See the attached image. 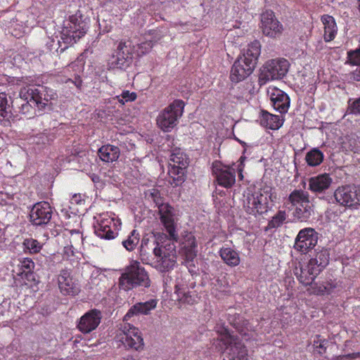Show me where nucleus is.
Segmentation results:
<instances>
[{
    "mask_svg": "<svg viewBox=\"0 0 360 360\" xmlns=\"http://www.w3.org/2000/svg\"><path fill=\"white\" fill-rule=\"evenodd\" d=\"M56 98V94L51 89L41 85H27L20 89L19 97L15 99L13 110L32 118L37 110H51V101Z\"/></svg>",
    "mask_w": 360,
    "mask_h": 360,
    "instance_id": "f257e3e1",
    "label": "nucleus"
},
{
    "mask_svg": "<svg viewBox=\"0 0 360 360\" xmlns=\"http://www.w3.org/2000/svg\"><path fill=\"white\" fill-rule=\"evenodd\" d=\"M176 241L169 240L167 242H153L154 246L153 253L154 258L152 259L149 257V252L146 250L143 245L147 243L146 240L141 241L140 248V257L141 261L146 264H150L156 270L161 273H166L172 270L176 264L177 254L176 250Z\"/></svg>",
    "mask_w": 360,
    "mask_h": 360,
    "instance_id": "f03ea898",
    "label": "nucleus"
},
{
    "mask_svg": "<svg viewBox=\"0 0 360 360\" xmlns=\"http://www.w3.org/2000/svg\"><path fill=\"white\" fill-rule=\"evenodd\" d=\"M260 53L261 44L259 41L255 40L249 44L243 56L238 57L233 63L230 74L231 80L238 83L250 75L256 67Z\"/></svg>",
    "mask_w": 360,
    "mask_h": 360,
    "instance_id": "7ed1b4c3",
    "label": "nucleus"
},
{
    "mask_svg": "<svg viewBox=\"0 0 360 360\" xmlns=\"http://www.w3.org/2000/svg\"><path fill=\"white\" fill-rule=\"evenodd\" d=\"M243 208L245 212L254 217L262 215L268 212L269 202H276L277 195L274 188L264 186L257 192L248 193L244 196Z\"/></svg>",
    "mask_w": 360,
    "mask_h": 360,
    "instance_id": "20e7f679",
    "label": "nucleus"
},
{
    "mask_svg": "<svg viewBox=\"0 0 360 360\" xmlns=\"http://www.w3.org/2000/svg\"><path fill=\"white\" fill-rule=\"evenodd\" d=\"M150 285L149 276L137 261L127 266L119 278V286L125 291L137 287L148 288Z\"/></svg>",
    "mask_w": 360,
    "mask_h": 360,
    "instance_id": "39448f33",
    "label": "nucleus"
},
{
    "mask_svg": "<svg viewBox=\"0 0 360 360\" xmlns=\"http://www.w3.org/2000/svg\"><path fill=\"white\" fill-rule=\"evenodd\" d=\"M224 360H247V349L240 340L227 330L221 335L217 346Z\"/></svg>",
    "mask_w": 360,
    "mask_h": 360,
    "instance_id": "423d86ee",
    "label": "nucleus"
},
{
    "mask_svg": "<svg viewBox=\"0 0 360 360\" xmlns=\"http://www.w3.org/2000/svg\"><path fill=\"white\" fill-rule=\"evenodd\" d=\"M89 19L77 11L69 18L67 25L61 32V39L65 44L72 45L86 33Z\"/></svg>",
    "mask_w": 360,
    "mask_h": 360,
    "instance_id": "0eeeda50",
    "label": "nucleus"
},
{
    "mask_svg": "<svg viewBox=\"0 0 360 360\" xmlns=\"http://www.w3.org/2000/svg\"><path fill=\"white\" fill-rule=\"evenodd\" d=\"M188 163V158L180 148L172 150L169 156L168 174L170 179L169 182L173 187L179 186L185 181Z\"/></svg>",
    "mask_w": 360,
    "mask_h": 360,
    "instance_id": "6e6552de",
    "label": "nucleus"
},
{
    "mask_svg": "<svg viewBox=\"0 0 360 360\" xmlns=\"http://www.w3.org/2000/svg\"><path fill=\"white\" fill-rule=\"evenodd\" d=\"M184 106L182 100H174L158 114L156 118L158 127L164 132L171 131L183 115Z\"/></svg>",
    "mask_w": 360,
    "mask_h": 360,
    "instance_id": "1a4fd4ad",
    "label": "nucleus"
},
{
    "mask_svg": "<svg viewBox=\"0 0 360 360\" xmlns=\"http://www.w3.org/2000/svg\"><path fill=\"white\" fill-rule=\"evenodd\" d=\"M134 48L130 41H120L108 60L109 70H127L134 60Z\"/></svg>",
    "mask_w": 360,
    "mask_h": 360,
    "instance_id": "9d476101",
    "label": "nucleus"
},
{
    "mask_svg": "<svg viewBox=\"0 0 360 360\" xmlns=\"http://www.w3.org/2000/svg\"><path fill=\"white\" fill-rule=\"evenodd\" d=\"M289 63L285 58H276L266 61L260 68L259 85L263 86L271 80L281 79L287 74Z\"/></svg>",
    "mask_w": 360,
    "mask_h": 360,
    "instance_id": "9b49d317",
    "label": "nucleus"
},
{
    "mask_svg": "<svg viewBox=\"0 0 360 360\" xmlns=\"http://www.w3.org/2000/svg\"><path fill=\"white\" fill-rule=\"evenodd\" d=\"M116 338L127 349L140 351L143 349V338L139 329L124 320L120 323Z\"/></svg>",
    "mask_w": 360,
    "mask_h": 360,
    "instance_id": "f8f14e48",
    "label": "nucleus"
},
{
    "mask_svg": "<svg viewBox=\"0 0 360 360\" xmlns=\"http://www.w3.org/2000/svg\"><path fill=\"white\" fill-rule=\"evenodd\" d=\"M96 222L94 224L95 234L101 239L112 240L118 236L119 226L121 222L110 217L108 214H102L94 217Z\"/></svg>",
    "mask_w": 360,
    "mask_h": 360,
    "instance_id": "ddd939ff",
    "label": "nucleus"
},
{
    "mask_svg": "<svg viewBox=\"0 0 360 360\" xmlns=\"http://www.w3.org/2000/svg\"><path fill=\"white\" fill-rule=\"evenodd\" d=\"M334 198L341 206L357 208L360 206V186L350 184L339 186L334 192Z\"/></svg>",
    "mask_w": 360,
    "mask_h": 360,
    "instance_id": "4468645a",
    "label": "nucleus"
},
{
    "mask_svg": "<svg viewBox=\"0 0 360 360\" xmlns=\"http://www.w3.org/2000/svg\"><path fill=\"white\" fill-rule=\"evenodd\" d=\"M158 207L160 221L168 233V240L178 241L174 208L168 203H161Z\"/></svg>",
    "mask_w": 360,
    "mask_h": 360,
    "instance_id": "2eb2a0df",
    "label": "nucleus"
},
{
    "mask_svg": "<svg viewBox=\"0 0 360 360\" xmlns=\"http://www.w3.org/2000/svg\"><path fill=\"white\" fill-rule=\"evenodd\" d=\"M212 174L217 184L226 188H231L236 183V169L215 161L212 164Z\"/></svg>",
    "mask_w": 360,
    "mask_h": 360,
    "instance_id": "dca6fc26",
    "label": "nucleus"
},
{
    "mask_svg": "<svg viewBox=\"0 0 360 360\" xmlns=\"http://www.w3.org/2000/svg\"><path fill=\"white\" fill-rule=\"evenodd\" d=\"M318 238L319 233L314 229L309 227L302 229L295 238L294 248L301 253L306 254L316 246Z\"/></svg>",
    "mask_w": 360,
    "mask_h": 360,
    "instance_id": "f3484780",
    "label": "nucleus"
},
{
    "mask_svg": "<svg viewBox=\"0 0 360 360\" xmlns=\"http://www.w3.org/2000/svg\"><path fill=\"white\" fill-rule=\"evenodd\" d=\"M52 214L53 208L48 202H39L30 210V221L35 226H44L50 222Z\"/></svg>",
    "mask_w": 360,
    "mask_h": 360,
    "instance_id": "a211bd4d",
    "label": "nucleus"
},
{
    "mask_svg": "<svg viewBox=\"0 0 360 360\" xmlns=\"http://www.w3.org/2000/svg\"><path fill=\"white\" fill-rule=\"evenodd\" d=\"M262 32L265 36L276 38L281 35L283 25L276 18L272 11L268 10L261 15Z\"/></svg>",
    "mask_w": 360,
    "mask_h": 360,
    "instance_id": "6ab92c4d",
    "label": "nucleus"
},
{
    "mask_svg": "<svg viewBox=\"0 0 360 360\" xmlns=\"http://www.w3.org/2000/svg\"><path fill=\"white\" fill-rule=\"evenodd\" d=\"M58 282L60 292L65 295L75 296L80 292L79 284L74 280L68 269L60 271Z\"/></svg>",
    "mask_w": 360,
    "mask_h": 360,
    "instance_id": "aec40b11",
    "label": "nucleus"
},
{
    "mask_svg": "<svg viewBox=\"0 0 360 360\" xmlns=\"http://www.w3.org/2000/svg\"><path fill=\"white\" fill-rule=\"evenodd\" d=\"M101 318V312L99 310L91 309L80 318L77 328L83 333H89L98 326Z\"/></svg>",
    "mask_w": 360,
    "mask_h": 360,
    "instance_id": "412c9836",
    "label": "nucleus"
},
{
    "mask_svg": "<svg viewBox=\"0 0 360 360\" xmlns=\"http://www.w3.org/2000/svg\"><path fill=\"white\" fill-rule=\"evenodd\" d=\"M274 108L281 114L286 113L290 108V100L288 95L283 91L274 87L268 90Z\"/></svg>",
    "mask_w": 360,
    "mask_h": 360,
    "instance_id": "4be33fe9",
    "label": "nucleus"
},
{
    "mask_svg": "<svg viewBox=\"0 0 360 360\" xmlns=\"http://www.w3.org/2000/svg\"><path fill=\"white\" fill-rule=\"evenodd\" d=\"M294 274L301 283L309 285L312 283L320 272L308 262L305 266L301 264L296 266Z\"/></svg>",
    "mask_w": 360,
    "mask_h": 360,
    "instance_id": "5701e85b",
    "label": "nucleus"
},
{
    "mask_svg": "<svg viewBox=\"0 0 360 360\" xmlns=\"http://www.w3.org/2000/svg\"><path fill=\"white\" fill-rule=\"evenodd\" d=\"M158 302L157 299H150L143 302L136 303L129 308L124 315V321H127L134 316L150 314V311L156 308Z\"/></svg>",
    "mask_w": 360,
    "mask_h": 360,
    "instance_id": "b1692460",
    "label": "nucleus"
},
{
    "mask_svg": "<svg viewBox=\"0 0 360 360\" xmlns=\"http://www.w3.org/2000/svg\"><path fill=\"white\" fill-rule=\"evenodd\" d=\"M174 290L179 301L188 304H193L197 302V293L195 291L189 290L188 285L184 283L182 280L179 278L176 280Z\"/></svg>",
    "mask_w": 360,
    "mask_h": 360,
    "instance_id": "393cba45",
    "label": "nucleus"
},
{
    "mask_svg": "<svg viewBox=\"0 0 360 360\" xmlns=\"http://www.w3.org/2000/svg\"><path fill=\"white\" fill-rule=\"evenodd\" d=\"M332 182L329 174H319L309 179V190L315 194L322 193L330 186Z\"/></svg>",
    "mask_w": 360,
    "mask_h": 360,
    "instance_id": "a878e982",
    "label": "nucleus"
},
{
    "mask_svg": "<svg viewBox=\"0 0 360 360\" xmlns=\"http://www.w3.org/2000/svg\"><path fill=\"white\" fill-rule=\"evenodd\" d=\"M315 252L309 263L321 273L329 263L330 253L328 250L324 248H318L315 250Z\"/></svg>",
    "mask_w": 360,
    "mask_h": 360,
    "instance_id": "bb28decb",
    "label": "nucleus"
},
{
    "mask_svg": "<svg viewBox=\"0 0 360 360\" xmlns=\"http://www.w3.org/2000/svg\"><path fill=\"white\" fill-rule=\"evenodd\" d=\"M100 159L105 162H112L119 158L120 150L117 146L107 144L101 146L98 151Z\"/></svg>",
    "mask_w": 360,
    "mask_h": 360,
    "instance_id": "cd10ccee",
    "label": "nucleus"
},
{
    "mask_svg": "<svg viewBox=\"0 0 360 360\" xmlns=\"http://www.w3.org/2000/svg\"><path fill=\"white\" fill-rule=\"evenodd\" d=\"M321 22L324 25V40L326 42L333 41L337 34L338 27L334 18L329 15H323Z\"/></svg>",
    "mask_w": 360,
    "mask_h": 360,
    "instance_id": "c85d7f7f",
    "label": "nucleus"
},
{
    "mask_svg": "<svg viewBox=\"0 0 360 360\" xmlns=\"http://www.w3.org/2000/svg\"><path fill=\"white\" fill-rule=\"evenodd\" d=\"M15 100L5 92L0 93V116L9 120L13 116V110L15 109Z\"/></svg>",
    "mask_w": 360,
    "mask_h": 360,
    "instance_id": "c756f323",
    "label": "nucleus"
},
{
    "mask_svg": "<svg viewBox=\"0 0 360 360\" xmlns=\"http://www.w3.org/2000/svg\"><path fill=\"white\" fill-rule=\"evenodd\" d=\"M219 253L223 262L231 267L236 266L240 262L238 252L231 248H221Z\"/></svg>",
    "mask_w": 360,
    "mask_h": 360,
    "instance_id": "7c9ffc66",
    "label": "nucleus"
},
{
    "mask_svg": "<svg viewBox=\"0 0 360 360\" xmlns=\"http://www.w3.org/2000/svg\"><path fill=\"white\" fill-rule=\"evenodd\" d=\"M260 124L266 128L275 130L279 129L283 125V121L278 115H272L266 111H262Z\"/></svg>",
    "mask_w": 360,
    "mask_h": 360,
    "instance_id": "2f4dec72",
    "label": "nucleus"
},
{
    "mask_svg": "<svg viewBox=\"0 0 360 360\" xmlns=\"http://www.w3.org/2000/svg\"><path fill=\"white\" fill-rule=\"evenodd\" d=\"M183 245L184 254L186 260L192 261L196 256L197 243L194 236L191 233H188L184 238Z\"/></svg>",
    "mask_w": 360,
    "mask_h": 360,
    "instance_id": "473e14b6",
    "label": "nucleus"
},
{
    "mask_svg": "<svg viewBox=\"0 0 360 360\" xmlns=\"http://www.w3.org/2000/svg\"><path fill=\"white\" fill-rule=\"evenodd\" d=\"M288 201L292 205H302L309 203V193L302 190H294L288 196Z\"/></svg>",
    "mask_w": 360,
    "mask_h": 360,
    "instance_id": "72a5a7b5",
    "label": "nucleus"
},
{
    "mask_svg": "<svg viewBox=\"0 0 360 360\" xmlns=\"http://www.w3.org/2000/svg\"><path fill=\"white\" fill-rule=\"evenodd\" d=\"M323 154L318 148H314L310 150L305 156V160L310 167L319 165L323 160Z\"/></svg>",
    "mask_w": 360,
    "mask_h": 360,
    "instance_id": "f704fd0d",
    "label": "nucleus"
},
{
    "mask_svg": "<svg viewBox=\"0 0 360 360\" xmlns=\"http://www.w3.org/2000/svg\"><path fill=\"white\" fill-rule=\"evenodd\" d=\"M312 206L309 203L297 207L293 215L300 221H307L313 214Z\"/></svg>",
    "mask_w": 360,
    "mask_h": 360,
    "instance_id": "c9c22d12",
    "label": "nucleus"
},
{
    "mask_svg": "<svg viewBox=\"0 0 360 360\" xmlns=\"http://www.w3.org/2000/svg\"><path fill=\"white\" fill-rule=\"evenodd\" d=\"M342 147L347 152L360 153V139L355 136H347L342 142Z\"/></svg>",
    "mask_w": 360,
    "mask_h": 360,
    "instance_id": "e433bc0d",
    "label": "nucleus"
},
{
    "mask_svg": "<svg viewBox=\"0 0 360 360\" xmlns=\"http://www.w3.org/2000/svg\"><path fill=\"white\" fill-rule=\"evenodd\" d=\"M22 247L25 253L37 254L42 248V244L32 238H25L22 242Z\"/></svg>",
    "mask_w": 360,
    "mask_h": 360,
    "instance_id": "4c0bfd02",
    "label": "nucleus"
},
{
    "mask_svg": "<svg viewBox=\"0 0 360 360\" xmlns=\"http://www.w3.org/2000/svg\"><path fill=\"white\" fill-rule=\"evenodd\" d=\"M287 213L285 210H278L269 221L267 227L269 229L281 227L287 219Z\"/></svg>",
    "mask_w": 360,
    "mask_h": 360,
    "instance_id": "58836bf2",
    "label": "nucleus"
},
{
    "mask_svg": "<svg viewBox=\"0 0 360 360\" xmlns=\"http://www.w3.org/2000/svg\"><path fill=\"white\" fill-rule=\"evenodd\" d=\"M139 241V233H136V230H133L127 239L124 240L122 243L123 246L128 250L132 251L134 250Z\"/></svg>",
    "mask_w": 360,
    "mask_h": 360,
    "instance_id": "ea45409f",
    "label": "nucleus"
},
{
    "mask_svg": "<svg viewBox=\"0 0 360 360\" xmlns=\"http://www.w3.org/2000/svg\"><path fill=\"white\" fill-rule=\"evenodd\" d=\"M70 243L71 247H77L80 244L82 243L83 241V236L82 233L78 230H71L70 231Z\"/></svg>",
    "mask_w": 360,
    "mask_h": 360,
    "instance_id": "a19ab883",
    "label": "nucleus"
},
{
    "mask_svg": "<svg viewBox=\"0 0 360 360\" xmlns=\"http://www.w3.org/2000/svg\"><path fill=\"white\" fill-rule=\"evenodd\" d=\"M137 96L135 92H130L129 91H123L121 95L117 96L116 98L118 102L124 105L126 102H131L136 100Z\"/></svg>",
    "mask_w": 360,
    "mask_h": 360,
    "instance_id": "79ce46f5",
    "label": "nucleus"
},
{
    "mask_svg": "<svg viewBox=\"0 0 360 360\" xmlns=\"http://www.w3.org/2000/svg\"><path fill=\"white\" fill-rule=\"evenodd\" d=\"M327 343L328 340L326 339H320V336L318 335L313 342V346L319 354H323L326 352Z\"/></svg>",
    "mask_w": 360,
    "mask_h": 360,
    "instance_id": "37998d69",
    "label": "nucleus"
},
{
    "mask_svg": "<svg viewBox=\"0 0 360 360\" xmlns=\"http://www.w3.org/2000/svg\"><path fill=\"white\" fill-rule=\"evenodd\" d=\"M153 46V44L152 43V40H148L146 38L145 41H143L138 44L139 54H145V53L149 52Z\"/></svg>",
    "mask_w": 360,
    "mask_h": 360,
    "instance_id": "c03bdc74",
    "label": "nucleus"
},
{
    "mask_svg": "<svg viewBox=\"0 0 360 360\" xmlns=\"http://www.w3.org/2000/svg\"><path fill=\"white\" fill-rule=\"evenodd\" d=\"M163 37V34H162V32L158 30H150L148 34L146 36V39L148 40H152V43L153 45L161 40V39Z\"/></svg>",
    "mask_w": 360,
    "mask_h": 360,
    "instance_id": "a18cd8bd",
    "label": "nucleus"
},
{
    "mask_svg": "<svg viewBox=\"0 0 360 360\" xmlns=\"http://www.w3.org/2000/svg\"><path fill=\"white\" fill-rule=\"evenodd\" d=\"M348 58L351 64L360 66V48L349 52Z\"/></svg>",
    "mask_w": 360,
    "mask_h": 360,
    "instance_id": "49530a36",
    "label": "nucleus"
},
{
    "mask_svg": "<svg viewBox=\"0 0 360 360\" xmlns=\"http://www.w3.org/2000/svg\"><path fill=\"white\" fill-rule=\"evenodd\" d=\"M348 109L350 113L360 115V97L354 101L352 103H349Z\"/></svg>",
    "mask_w": 360,
    "mask_h": 360,
    "instance_id": "de8ad7c7",
    "label": "nucleus"
},
{
    "mask_svg": "<svg viewBox=\"0 0 360 360\" xmlns=\"http://www.w3.org/2000/svg\"><path fill=\"white\" fill-rule=\"evenodd\" d=\"M21 266L24 271H31L34 268V263L31 259L25 258L21 262Z\"/></svg>",
    "mask_w": 360,
    "mask_h": 360,
    "instance_id": "09e8293b",
    "label": "nucleus"
},
{
    "mask_svg": "<svg viewBox=\"0 0 360 360\" xmlns=\"http://www.w3.org/2000/svg\"><path fill=\"white\" fill-rule=\"evenodd\" d=\"M345 358H351L352 359H356L360 358V352H354L345 355H339L334 357V360H344Z\"/></svg>",
    "mask_w": 360,
    "mask_h": 360,
    "instance_id": "8fccbe9b",
    "label": "nucleus"
},
{
    "mask_svg": "<svg viewBox=\"0 0 360 360\" xmlns=\"http://www.w3.org/2000/svg\"><path fill=\"white\" fill-rule=\"evenodd\" d=\"M83 201L81 194H74L70 200L72 204H79Z\"/></svg>",
    "mask_w": 360,
    "mask_h": 360,
    "instance_id": "3c124183",
    "label": "nucleus"
},
{
    "mask_svg": "<svg viewBox=\"0 0 360 360\" xmlns=\"http://www.w3.org/2000/svg\"><path fill=\"white\" fill-rule=\"evenodd\" d=\"M243 326L244 327V329L246 330L247 331L254 330L253 326H252L248 320L243 321Z\"/></svg>",
    "mask_w": 360,
    "mask_h": 360,
    "instance_id": "603ef678",
    "label": "nucleus"
},
{
    "mask_svg": "<svg viewBox=\"0 0 360 360\" xmlns=\"http://www.w3.org/2000/svg\"><path fill=\"white\" fill-rule=\"evenodd\" d=\"M160 193L159 192L157 191V190H155L153 189V192L150 193V195L152 196V198H153L154 200V202L156 203L157 206L158 207V205H160V203H159V202L158 201V200H156V198H158V197L159 196Z\"/></svg>",
    "mask_w": 360,
    "mask_h": 360,
    "instance_id": "864d4df0",
    "label": "nucleus"
},
{
    "mask_svg": "<svg viewBox=\"0 0 360 360\" xmlns=\"http://www.w3.org/2000/svg\"><path fill=\"white\" fill-rule=\"evenodd\" d=\"M89 176L94 183H99L101 181L100 176L96 174H91Z\"/></svg>",
    "mask_w": 360,
    "mask_h": 360,
    "instance_id": "5fc2aeb1",
    "label": "nucleus"
},
{
    "mask_svg": "<svg viewBox=\"0 0 360 360\" xmlns=\"http://www.w3.org/2000/svg\"><path fill=\"white\" fill-rule=\"evenodd\" d=\"M74 83H75V86H76L77 87L79 88V87L82 86V80L80 79V78H79V77H78V78H76V79H75V81L74 82Z\"/></svg>",
    "mask_w": 360,
    "mask_h": 360,
    "instance_id": "6e6d98bb",
    "label": "nucleus"
},
{
    "mask_svg": "<svg viewBox=\"0 0 360 360\" xmlns=\"http://www.w3.org/2000/svg\"><path fill=\"white\" fill-rule=\"evenodd\" d=\"M238 173H239V177L240 178V179H242L243 178V176L242 174L243 168L239 167V168H238Z\"/></svg>",
    "mask_w": 360,
    "mask_h": 360,
    "instance_id": "4d7b16f0",
    "label": "nucleus"
},
{
    "mask_svg": "<svg viewBox=\"0 0 360 360\" xmlns=\"http://www.w3.org/2000/svg\"><path fill=\"white\" fill-rule=\"evenodd\" d=\"M143 240H146V242L147 243V244H146V245L145 243H143V245H144V246H145V248H146V250H149V248H147V249H146V246L148 245V243H149L148 239H146V240H144V239H143Z\"/></svg>",
    "mask_w": 360,
    "mask_h": 360,
    "instance_id": "13d9d810",
    "label": "nucleus"
},
{
    "mask_svg": "<svg viewBox=\"0 0 360 360\" xmlns=\"http://www.w3.org/2000/svg\"><path fill=\"white\" fill-rule=\"evenodd\" d=\"M240 332L241 333H243L244 335H246V333L244 331V330H243V329H241V330H240Z\"/></svg>",
    "mask_w": 360,
    "mask_h": 360,
    "instance_id": "bf43d9fd",
    "label": "nucleus"
},
{
    "mask_svg": "<svg viewBox=\"0 0 360 360\" xmlns=\"http://www.w3.org/2000/svg\"><path fill=\"white\" fill-rule=\"evenodd\" d=\"M356 79V80L359 81L360 80V75H357Z\"/></svg>",
    "mask_w": 360,
    "mask_h": 360,
    "instance_id": "052dcab7",
    "label": "nucleus"
},
{
    "mask_svg": "<svg viewBox=\"0 0 360 360\" xmlns=\"http://www.w3.org/2000/svg\"><path fill=\"white\" fill-rule=\"evenodd\" d=\"M344 360H355V359H352L351 358H345Z\"/></svg>",
    "mask_w": 360,
    "mask_h": 360,
    "instance_id": "680f3d73",
    "label": "nucleus"
},
{
    "mask_svg": "<svg viewBox=\"0 0 360 360\" xmlns=\"http://www.w3.org/2000/svg\"><path fill=\"white\" fill-rule=\"evenodd\" d=\"M360 2V0H358Z\"/></svg>",
    "mask_w": 360,
    "mask_h": 360,
    "instance_id": "e2e57ef3",
    "label": "nucleus"
}]
</instances>
